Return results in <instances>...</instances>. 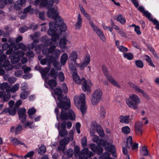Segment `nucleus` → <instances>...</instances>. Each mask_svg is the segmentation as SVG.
<instances>
[{
	"instance_id": "nucleus-8",
	"label": "nucleus",
	"mask_w": 159,
	"mask_h": 159,
	"mask_svg": "<svg viewBox=\"0 0 159 159\" xmlns=\"http://www.w3.org/2000/svg\"><path fill=\"white\" fill-rule=\"evenodd\" d=\"M102 93L100 89L95 90L92 95L91 99V103L93 105H97L102 99Z\"/></svg>"
},
{
	"instance_id": "nucleus-22",
	"label": "nucleus",
	"mask_w": 159,
	"mask_h": 159,
	"mask_svg": "<svg viewBox=\"0 0 159 159\" xmlns=\"http://www.w3.org/2000/svg\"><path fill=\"white\" fill-rule=\"evenodd\" d=\"M78 54L75 51H73L70 54L69 58L71 61H73L75 64L77 62L76 60L78 58Z\"/></svg>"
},
{
	"instance_id": "nucleus-5",
	"label": "nucleus",
	"mask_w": 159,
	"mask_h": 159,
	"mask_svg": "<svg viewBox=\"0 0 159 159\" xmlns=\"http://www.w3.org/2000/svg\"><path fill=\"white\" fill-rule=\"evenodd\" d=\"M75 104L77 107H80V110L83 115H84L87 110V107L85 105V95L81 93L79 96H75L74 98Z\"/></svg>"
},
{
	"instance_id": "nucleus-21",
	"label": "nucleus",
	"mask_w": 159,
	"mask_h": 159,
	"mask_svg": "<svg viewBox=\"0 0 159 159\" xmlns=\"http://www.w3.org/2000/svg\"><path fill=\"white\" fill-rule=\"evenodd\" d=\"M10 86L7 82H3L1 84L0 83V89L1 90H6L7 93H10Z\"/></svg>"
},
{
	"instance_id": "nucleus-18",
	"label": "nucleus",
	"mask_w": 159,
	"mask_h": 159,
	"mask_svg": "<svg viewBox=\"0 0 159 159\" xmlns=\"http://www.w3.org/2000/svg\"><path fill=\"white\" fill-rule=\"evenodd\" d=\"M136 91L142 93L143 96L148 99H150L149 96L143 90L140 89L138 86L133 84L132 87Z\"/></svg>"
},
{
	"instance_id": "nucleus-41",
	"label": "nucleus",
	"mask_w": 159,
	"mask_h": 159,
	"mask_svg": "<svg viewBox=\"0 0 159 159\" xmlns=\"http://www.w3.org/2000/svg\"><path fill=\"white\" fill-rule=\"evenodd\" d=\"M130 129L128 126H125L123 127L121 129V131L122 133L127 134L130 132Z\"/></svg>"
},
{
	"instance_id": "nucleus-47",
	"label": "nucleus",
	"mask_w": 159,
	"mask_h": 159,
	"mask_svg": "<svg viewBox=\"0 0 159 159\" xmlns=\"http://www.w3.org/2000/svg\"><path fill=\"white\" fill-rule=\"evenodd\" d=\"M22 68L25 74L29 72L31 70V68L30 67H27L26 65H24L22 67Z\"/></svg>"
},
{
	"instance_id": "nucleus-48",
	"label": "nucleus",
	"mask_w": 159,
	"mask_h": 159,
	"mask_svg": "<svg viewBox=\"0 0 159 159\" xmlns=\"http://www.w3.org/2000/svg\"><path fill=\"white\" fill-rule=\"evenodd\" d=\"M107 143L103 139H99L97 143L99 145V146H102L104 147L107 145Z\"/></svg>"
},
{
	"instance_id": "nucleus-17",
	"label": "nucleus",
	"mask_w": 159,
	"mask_h": 159,
	"mask_svg": "<svg viewBox=\"0 0 159 159\" xmlns=\"http://www.w3.org/2000/svg\"><path fill=\"white\" fill-rule=\"evenodd\" d=\"M2 49L4 50H6L8 48L9 49L7 50L6 53L7 55L11 54L13 52V48L11 49L10 47V44H9L7 43H5L2 45Z\"/></svg>"
},
{
	"instance_id": "nucleus-64",
	"label": "nucleus",
	"mask_w": 159,
	"mask_h": 159,
	"mask_svg": "<svg viewBox=\"0 0 159 159\" xmlns=\"http://www.w3.org/2000/svg\"><path fill=\"white\" fill-rule=\"evenodd\" d=\"M66 154L68 157H71L73 154V150L71 148L68 149L67 151Z\"/></svg>"
},
{
	"instance_id": "nucleus-52",
	"label": "nucleus",
	"mask_w": 159,
	"mask_h": 159,
	"mask_svg": "<svg viewBox=\"0 0 159 159\" xmlns=\"http://www.w3.org/2000/svg\"><path fill=\"white\" fill-rule=\"evenodd\" d=\"M16 108H9V114L10 115L14 116L16 113Z\"/></svg>"
},
{
	"instance_id": "nucleus-28",
	"label": "nucleus",
	"mask_w": 159,
	"mask_h": 159,
	"mask_svg": "<svg viewBox=\"0 0 159 159\" xmlns=\"http://www.w3.org/2000/svg\"><path fill=\"white\" fill-rule=\"evenodd\" d=\"M48 84L52 90H54V87L57 85V82L54 80H48Z\"/></svg>"
},
{
	"instance_id": "nucleus-45",
	"label": "nucleus",
	"mask_w": 159,
	"mask_h": 159,
	"mask_svg": "<svg viewBox=\"0 0 159 159\" xmlns=\"http://www.w3.org/2000/svg\"><path fill=\"white\" fill-rule=\"evenodd\" d=\"M50 75L54 79H56L57 76V72L54 68H52L50 70Z\"/></svg>"
},
{
	"instance_id": "nucleus-57",
	"label": "nucleus",
	"mask_w": 159,
	"mask_h": 159,
	"mask_svg": "<svg viewBox=\"0 0 159 159\" xmlns=\"http://www.w3.org/2000/svg\"><path fill=\"white\" fill-rule=\"evenodd\" d=\"M143 14L144 16L148 18L149 20L151 19H152V17L151 16V15L148 11H145Z\"/></svg>"
},
{
	"instance_id": "nucleus-1",
	"label": "nucleus",
	"mask_w": 159,
	"mask_h": 159,
	"mask_svg": "<svg viewBox=\"0 0 159 159\" xmlns=\"http://www.w3.org/2000/svg\"><path fill=\"white\" fill-rule=\"evenodd\" d=\"M55 95L58 96L57 99L59 102L57 103L58 107L61 109V111L59 116L61 120H74L75 119V115L71 110L67 111V110L70 107V102L69 98L66 96L63 98L62 95V91L61 89L57 88L54 89Z\"/></svg>"
},
{
	"instance_id": "nucleus-54",
	"label": "nucleus",
	"mask_w": 159,
	"mask_h": 159,
	"mask_svg": "<svg viewBox=\"0 0 159 159\" xmlns=\"http://www.w3.org/2000/svg\"><path fill=\"white\" fill-rule=\"evenodd\" d=\"M22 6L18 2H16L15 4L14 8L16 10H19Z\"/></svg>"
},
{
	"instance_id": "nucleus-2",
	"label": "nucleus",
	"mask_w": 159,
	"mask_h": 159,
	"mask_svg": "<svg viewBox=\"0 0 159 159\" xmlns=\"http://www.w3.org/2000/svg\"><path fill=\"white\" fill-rule=\"evenodd\" d=\"M58 45L57 42L54 41V44L52 45L49 48H47L49 54L52 53L50 56H48L40 61V63L42 65L47 64L48 66H50L53 63L54 66L57 70L61 69L59 62L57 61L60 55V51L59 50L55 49L56 47Z\"/></svg>"
},
{
	"instance_id": "nucleus-24",
	"label": "nucleus",
	"mask_w": 159,
	"mask_h": 159,
	"mask_svg": "<svg viewBox=\"0 0 159 159\" xmlns=\"http://www.w3.org/2000/svg\"><path fill=\"white\" fill-rule=\"evenodd\" d=\"M68 59V55L66 53H64L61 55L60 62L62 65H64Z\"/></svg>"
},
{
	"instance_id": "nucleus-39",
	"label": "nucleus",
	"mask_w": 159,
	"mask_h": 159,
	"mask_svg": "<svg viewBox=\"0 0 159 159\" xmlns=\"http://www.w3.org/2000/svg\"><path fill=\"white\" fill-rule=\"evenodd\" d=\"M136 66L138 68H142L144 66L143 61L140 60H138L135 61Z\"/></svg>"
},
{
	"instance_id": "nucleus-14",
	"label": "nucleus",
	"mask_w": 159,
	"mask_h": 159,
	"mask_svg": "<svg viewBox=\"0 0 159 159\" xmlns=\"http://www.w3.org/2000/svg\"><path fill=\"white\" fill-rule=\"evenodd\" d=\"M126 144L127 148L129 149L132 148V150L137 149L139 145L137 143H134L133 144L132 137L131 136H129L127 139Z\"/></svg>"
},
{
	"instance_id": "nucleus-46",
	"label": "nucleus",
	"mask_w": 159,
	"mask_h": 159,
	"mask_svg": "<svg viewBox=\"0 0 159 159\" xmlns=\"http://www.w3.org/2000/svg\"><path fill=\"white\" fill-rule=\"evenodd\" d=\"M103 150V149L100 146H97L96 151L95 152H96L97 154L99 155L102 152Z\"/></svg>"
},
{
	"instance_id": "nucleus-43",
	"label": "nucleus",
	"mask_w": 159,
	"mask_h": 159,
	"mask_svg": "<svg viewBox=\"0 0 159 159\" xmlns=\"http://www.w3.org/2000/svg\"><path fill=\"white\" fill-rule=\"evenodd\" d=\"M23 129L22 126L20 125H17L15 130V134L17 135L21 132Z\"/></svg>"
},
{
	"instance_id": "nucleus-62",
	"label": "nucleus",
	"mask_w": 159,
	"mask_h": 159,
	"mask_svg": "<svg viewBox=\"0 0 159 159\" xmlns=\"http://www.w3.org/2000/svg\"><path fill=\"white\" fill-rule=\"evenodd\" d=\"M26 55L27 57H34V54L33 51H30L26 53Z\"/></svg>"
},
{
	"instance_id": "nucleus-19",
	"label": "nucleus",
	"mask_w": 159,
	"mask_h": 159,
	"mask_svg": "<svg viewBox=\"0 0 159 159\" xmlns=\"http://www.w3.org/2000/svg\"><path fill=\"white\" fill-rule=\"evenodd\" d=\"M136 91L142 93L143 96L148 99H150L149 96L143 90L140 89L138 86L133 84L132 87Z\"/></svg>"
},
{
	"instance_id": "nucleus-7",
	"label": "nucleus",
	"mask_w": 159,
	"mask_h": 159,
	"mask_svg": "<svg viewBox=\"0 0 159 159\" xmlns=\"http://www.w3.org/2000/svg\"><path fill=\"white\" fill-rule=\"evenodd\" d=\"M126 102L129 107L134 110H137L138 108V105L140 103L141 101L137 95L131 94L129 95V98L126 99Z\"/></svg>"
},
{
	"instance_id": "nucleus-49",
	"label": "nucleus",
	"mask_w": 159,
	"mask_h": 159,
	"mask_svg": "<svg viewBox=\"0 0 159 159\" xmlns=\"http://www.w3.org/2000/svg\"><path fill=\"white\" fill-rule=\"evenodd\" d=\"M58 78L60 81L63 82L65 80V77L63 73L61 72H60L58 74Z\"/></svg>"
},
{
	"instance_id": "nucleus-50",
	"label": "nucleus",
	"mask_w": 159,
	"mask_h": 159,
	"mask_svg": "<svg viewBox=\"0 0 159 159\" xmlns=\"http://www.w3.org/2000/svg\"><path fill=\"white\" fill-rule=\"evenodd\" d=\"M74 155L75 156H77L80 153L79 147L77 146H75L74 147Z\"/></svg>"
},
{
	"instance_id": "nucleus-11",
	"label": "nucleus",
	"mask_w": 159,
	"mask_h": 159,
	"mask_svg": "<svg viewBox=\"0 0 159 159\" xmlns=\"http://www.w3.org/2000/svg\"><path fill=\"white\" fill-rule=\"evenodd\" d=\"M102 69L104 74L106 76L107 80L111 83L112 84L118 88H120V86L118 82L115 80L111 76L109 75L108 72L106 67L105 66H103Z\"/></svg>"
},
{
	"instance_id": "nucleus-32",
	"label": "nucleus",
	"mask_w": 159,
	"mask_h": 159,
	"mask_svg": "<svg viewBox=\"0 0 159 159\" xmlns=\"http://www.w3.org/2000/svg\"><path fill=\"white\" fill-rule=\"evenodd\" d=\"M67 41H68V40H66V38L65 37L61 39L59 43V44L60 47L64 48L66 44Z\"/></svg>"
},
{
	"instance_id": "nucleus-10",
	"label": "nucleus",
	"mask_w": 159,
	"mask_h": 159,
	"mask_svg": "<svg viewBox=\"0 0 159 159\" xmlns=\"http://www.w3.org/2000/svg\"><path fill=\"white\" fill-rule=\"evenodd\" d=\"M53 22L54 25H52L53 26L55 25L57 26V33L60 36V34L61 32L63 31H65L66 30V26L65 24L63 22V20L61 18H60L59 20H58L57 22Z\"/></svg>"
},
{
	"instance_id": "nucleus-16",
	"label": "nucleus",
	"mask_w": 159,
	"mask_h": 159,
	"mask_svg": "<svg viewBox=\"0 0 159 159\" xmlns=\"http://www.w3.org/2000/svg\"><path fill=\"white\" fill-rule=\"evenodd\" d=\"M79 7L81 13L89 20V24H90V22H92L91 21L92 19L91 16L89 14L86 12L83 7L80 4H79Z\"/></svg>"
},
{
	"instance_id": "nucleus-13",
	"label": "nucleus",
	"mask_w": 159,
	"mask_h": 159,
	"mask_svg": "<svg viewBox=\"0 0 159 159\" xmlns=\"http://www.w3.org/2000/svg\"><path fill=\"white\" fill-rule=\"evenodd\" d=\"M90 56L87 54L84 57L83 62H81L80 63H78L77 62L75 65L77 67L79 68L81 70H83L88 65L90 62Z\"/></svg>"
},
{
	"instance_id": "nucleus-63",
	"label": "nucleus",
	"mask_w": 159,
	"mask_h": 159,
	"mask_svg": "<svg viewBox=\"0 0 159 159\" xmlns=\"http://www.w3.org/2000/svg\"><path fill=\"white\" fill-rule=\"evenodd\" d=\"M106 112L103 108H101V111L100 113V116L101 118H103L105 116Z\"/></svg>"
},
{
	"instance_id": "nucleus-23",
	"label": "nucleus",
	"mask_w": 159,
	"mask_h": 159,
	"mask_svg": "<svg viewBox=\"0 0 159 159\" xmlns=\"http://www.w3.org/2000/svg\"><path fill=\"white\" fill-rule=\"evenodd\" d=\"M129 116L121 115L119 117L120 121L121 123L128 124L129 123Z\"/></svg>"
},
{
	"instance_id": "nucleus-6",
	"label": "nucleus",
	"mask_w": 159,
	"mask_h": 159,
	"mask_svg": "<svg viewBox=\"0 0 159 159\" xmlns=\"http://www.w3.org/2000/svg\"><path fill=\"white\" fill-rule=\"evenodd\" d=\"M26 110L24 107L18 111L19 119L21 123L23 124L24 128L28 127L30 129H33L34 128V125H33V122H30L28 121H25L26 119Z\"/></svg>"
},
{
	"instance_id": "nucleus-55",
	"label": "nucleus",
	"mask_w": 159,
	"mask_h": 159,
	"mask_svg": "<svg viewBox=\"0 0 159 159\" xmlns=\"http://www.w3.org/2000/svg\"><path fill=\"white\" fill-rule=\"evenodd\" d=\"M143 152L142 154L144 156H148V150L147 148L145 146L143 147L142 148Z\"/></svg>"
},
{
	"instance_id": "nucleus-27",
	"label": "nucleus",
	"mask_w": 159,
	"mask_h": 159,
	"mask_svg": "<svg viewBox=\"0 0 159 159\" xmlns=\"http://www.w3.org/2000/svg\"><path fill=\"white\" fill-rule=\"evenodd\" d=\"M35 69L37 70H39L41 74L47 75L49 71V69L46 68L45 69H43L39 67H35Z\"/></svg>"
},
{
	"instance_id": "nucleus-31",
	"label": "nucleus",
	"mask_w": 159,
	"mask_h": 159,
	"mask_svg": "<svg viewBox=\"0 0 159 159\" xmlns=\"http://www.w3.org/2000/svg\"><path fill=\"white\" fill-rule=\"evenodd\" d=\"M123 57L128 60H132L134 58L133 54L130 52L124 53H123Z\"/></svg>"
},
{
	"instance_id": "nucleus-36",
	"label": "nucleus",
	"mask_w": 159,
	"mask_h": 159,
	"mask_svg": "<svg viewBox=\"0 0 159 159\" xmlns=\"http://www.w3.org/2000/svg\"><path fill=\"white\" fill-rule=\"evenodd\" d=\"M9 58L11 59V62L13 64H15L18 62L20 60V58L18 57L15 56L11 57V55L9 56Z\"/></svg>"
},
{
	"instance_id": "nucleus-35",
	"label": "nucleus",
	"mask_w": 159,
	"mask_h": 159,
	"mask_svg": "<svg viewBox=\"0 0 159 159\" xmlns=\"http://www.w3.org/2000/svg\"><path fill=\"white\" fill-rule=\"evenodd\" d=\"M11 142L12 143L15 145H23L24 146H26V144L25 143L20 141L16 138L12 139L11 140Z\"/></svg>"
},
{
	"instance_id": "nucleus-51",
	"label": "nucleus",
	"mask_w": 159,
	"mask_h": 159,
	"mask_svg": "<svg viewBox=\"0 0 159 159\" xmlns=\"http://www.w3.org/2000/svg\"><path fill=\"white\" fill-rule=\"evenodd\" d=\"M41 2L40 3V7H45L47 8V4L48 0H41Z\"/></svg>"
},
{
	"instance_id": "nucleus-60",
	"label": "nucleus",
	"mask_w": 159,
	"mask_h": 159,
	"mask_svg": "<svg viewBox=\"0 0 159 159\" xmlns=\"http://www.w3.org/2000/svg\"><path fill=\"white\" fill-rule=\"evenodd\" d=\"M38 26V25H34V23H32L30 25L29 27V28L30 29H32L33 30H35L37 29Z\"/></svg>"
},
{
	"instance_id": "nucleus-34",
	"label": "nucleus",
	"mask_w": 159,
	"mask_h": 159,
	"mask_svg": "<svg viewBox=\"0 0 159 159\" xmlns=\"http://www.w3.org/2000/svg\"><path fill=\"white\" fill-rule=\"evenodd\" d=\"M30 92L29 91H24L21 92L20 93V97L21 99H25L27 98Z\"/></svg>"
},
{
	"instance_id": "nucleus-59",
	"label": "nucleus",
	"mask_w": 159,
	"mask_h": 159,
	"mask_svg": "<svg viewBox=\"0 0 159 159\" xmlns=\"http://www.w3.org/2000/svg\"><path fill=\"white\" fill-rule=\"evenodd\" d=\"M97 124L95 121H93L91 124V128L93 130H96L98 128V126L99 125Z\"/></svg>"
},
{
	"instance_id": "nucleus-56",
	"label": "nucleus",
	"mask_w": 159,
	"mask_h": 159,
	"mask_svg": "<svg viewBox=\"0 0 159 159\" xmlns=\"http://www.w3.org/2000/svg\"><path fill=\"white\" fill-rule=\"evenodd\" d=\"M87 144V138L86 137H84L81 140V144L82 147H85Z\"/></svg>"
},
{
	"instance_id": "nucleus-53",
	"label": "nucleus",
	"mask_w": 159,
	"mask_h": 159,
	"mask_svg": "<svg viewBox=\"0 0 159 159\" xmlns=\"http://www.w3.org/2000/svg\"><path fill=\"white\" fill-rule=\"evenodd\" d=\"M143 124L141 122H138L135 123V129H143Z\"/></svg>"
},
{
	"instance_id": "nucleus-12",
	"label": "nucleus",
	"mask_w": 159,
	"mask_h": 159,
	"mask_svg": "<svg viewBox=\"0 0 159 159\" xmlns=\"http://www.w3.org/2000/svg\"><path fill=\"white\" fill-rule=\"evenodd\" d=\"M90 25L94 32L99 36L100 39L103 42L106 41V38L102 31L96 26L93 22H90Z\"/></svg>"
},
{
	"instance_id": "nucleus-40",
	"label": "nucleus",
	"mask_w": 159,
	"mask_h": 159,
	"mask_svg": "<svg viewBox=\"0 0 159 159\" xmlns=\"http://www.w3.org/2000/svg\"><path fill=\"white\" fill-rule=\"evenodd\" d=\"M15 39L13 38H9L8 40V42L10 44V47L11 49L13 48L15 45Z\"/></svg>"
},
{
	"instance_id": "nucleus-42",
	"label": "nucleus",
	"mask_w": 159,
	"mask_h": 159,
	"mask_svg": "<svg viewBox=\"0 0 159 159\" xmlns=\"http://www.w3.org/2000/svg\"><path fill=\"white\" fill-rule=\"evenodd\" d=\"M36 112V110L34 108H32L29 109L28 111V113L31 118H33V117H32L33 115Z\"/></svg>"
},
{
	"instance_id": "nucleus-37",
	"label": "nucleus",
	"mask_w": 159,
	"mask_h": 159,
	"mask_svg": "<svg viewBox=\"0 0 159 159\" xmlns=\"http://www.w3.org/2000/svg\"><path fill=\"white\" fill-rule=\"evenodd\" d=\"M31 5H30L24 9L23 10V12L26 14L28 12H29L30 14L33 13L34 10L33 9L31 8Z\"/></svg>"
},
{
	"instance_id": "nucleus-29",
	"label": "nucleus",
	"mask_w": 159,
	"mask_h": 159,
	"mask_svg": "<svg viewBox=\"0 0 159 159\" xmlns=\"http://www.w3.org/2000/svg\"><path fill=\"white\" fill-rule=\"evenodd\" d=\"M70 140V138L68 137L61 139L60 141V145H64L66 146V145L69 142Z\"/></svg>"
},
{
	"instance_id": "nucleus-20",
	"label": "nucleus",
	"mask_w": 159,
	"mask_h": 159,
	"mask_svg": "<svg viewBox=\"0 0 159 159\" xmlns=\"http://www.w3.org/2000/svg\"><path fill=\"white\" fill-rule=\"evenodd\" d=\"M82 18L80 14H79L77 16V21L75 23V29L78 30L80 29L82 26Z\"/></svg>"
},
{
	"instance_id": "nucleus-33",
	"label": "nucleus",
	"mask_w": 159,
	"mask_h": 159,
	"mask_svg": "<svg viewBox=\"0 0 159 159\" xmlns=\"http://www.w3.org/2000/svg\"><path fill=\"white\" fill-rule=\"evenodd\" d=\"M96 130L100 136L103 137L104 136V131L101 125H99L98 126Z\"/></svg>"
},
{
	"instance_id": "nucleus-4",
	"label": "nucleus",
	"mask_w": 159,
	"mask_h": 159,
	"mask_svg": "<svg viewBox=\"0 0 159 159\" xmlns=\"http://www.w3.org/2000/svg\"><path fill=\"white\" fill-rule=\"evenodd\" d=\"M73 76L74 81L76 84H81L82 85V88L84 92H87L88 93H91V90L90 86H91V84L90 80L86 81L84 78H83L80 80L76 72H73Z\"/></svg>"
},
{
	"instance_id": "nucleus-26",
	"label": "nucleus",
	"mask_w": 159,
	"mask_h": 159,
	"mask_svg": "<svg viewBox=\"0 0 159 159\" xmlns=\"http://www.w3.org/2000/svg\"><path fill=\"white\" fill-rule=\"evenodd\" d=\"M116 20L122 25L124 24L126 22L125 18L121 14L118 15Z\"/></svg>"
},
{
	"instance_id": "nucleus-38",
	"label": "nucleus",
	"mask_w": 159,
	"mask_h": 159,
	"mask_svg": "<svg viewBox=\"0 0 159 159\" xmlns=\"http://www.w3.org/2000/svg\"><path fill=\"white\" fill-rule=\"evenodd\" d=\"M46 152V148L44 145H42L39 147L38 152L41 155H43Z\"/></svg>"
},
{
	"instance_id": "nucleus-61",
	"label": "nucleus",
	"mask_w": 159,
	"mask_h": 159,
	"mask_svg": "<svg viewBox=\"0 0 159 159\" xmlns=\"http://www.w3.org/2000/svg\"><path fill=\"white\" fill-rule=\"evenodd\" d=\"M119 50L121 52H126L128 51V49L127 48L124 46H120L118 48Z\"/></svg>"
},
{
	"instance_id": "nucleus-30",
	"label": "nucleus",
	"mask_w": 159,
	"mask_h": 159,
	"mask_svg": "<svg viewBox=\"0 0 159 159\" xmlns=\"http://www.w3.org/2000/svg\"><path fill=\"white\" fill-rule=\"evenodd\" d=\"M59 2V0H49L47 3V8L51 7L53 6L54 2L58 4Z\"/></svg>"
},
{
	"instance_id": "nucleus-58",
	"label": "nucleus",
	"mask_w": 159,
	"mask_h": 159,
	"mask_svg": "<svg viewBox=\"0 0 159 159\" xmlns=\"http://www.w3.org/2000/svg\"><path fill=\"white\" fill-rule=\"evenodd\" d=\"M18 49H20L26 51V50L25 45L23 43H20L18 44Z\"/></svg>"
},
{
	"instance_id": "nucleus-44",
	"label": "nucleus",
	"mask_w": 159,
	"mask_h": 159,
	"mask_svg": "<svg viewBox=\"0 0 159 159\" xmlns=\"http://www.w3.org/2000/svg\"><path fill=\"white\" fill-rule=\"evenodd\" d=\"M19 88V85L18 84H15L11 88H10V92L15 93L17 91Z\"/></svg>"
},
{
	"instance_id": "nucleus-9",
	"label": "nucleus",
	"mask_w": 159,
	"mask_h": 159,
	"mask_svg": "<svg viewBox=\"0 0 159 159\" xmlns=\"http://www.w3.org/2000/svg\"><path fill=\"white\" fill-rule=\"evenodd\" d=\"M58 13L57 11V6H55L54 8H51L48 9L47 13L48 16L49 17H51L55 20L54 22H57L61 18L58 15Z\"/></svg>"
},
{
	"instance_id": "nucleus-3",
	"label": "nucleus",
	"mask_w": 159,
	"mask_h": 159,
	"mask_svg": "<svg viewBox=\"0 0 159 159\" xmlns=\"http://www.w3.org/2000/svg\"><path fill=\"white\" fill-rule=\"evenodd\" d=\"M54 25L53 22L49 23V29L48 30V34L51 36L52 39H49L46 40L44 44L45 45L49 46L52 45L54 44V41L56 42V41L58 40L59 38V34L57 33V26L54 25L53 26L52 25Z\"/></svg>"
},
{
	"instance_id": "nucleus-25",
	"label": "nucleus",
	"mask_w": 159,
	"mask_h": 159,
	"mask_svg": "<svg viewBox=\"0 0 159 159\" xmlns=\"http://www.w3.org/2000/svg\"><path fill=\"white\" fill-rule=\"evenodd\" d=\"M105 149L107 152H113L115 151V146L113 145H111L109 142H107V145L105 146Z\"/></svg>"
},
{
	"instance_id": "nucleus-15",
	"label": "nucleus",
	"mask_w": 159,
	"mask_h": 159,
	"mask_svg": "<svg viewBox=\"0 0 159 159\" xmlns=\"http://www.w3.org/2000/svg\"><path fill=\"white\" fill-rule=\"evenodd\" d=\"M66 122H63L61 124V129L59 130V134L61 137H64L68 135V132L66 130Z\"/></svg>"
}]
</instances>
